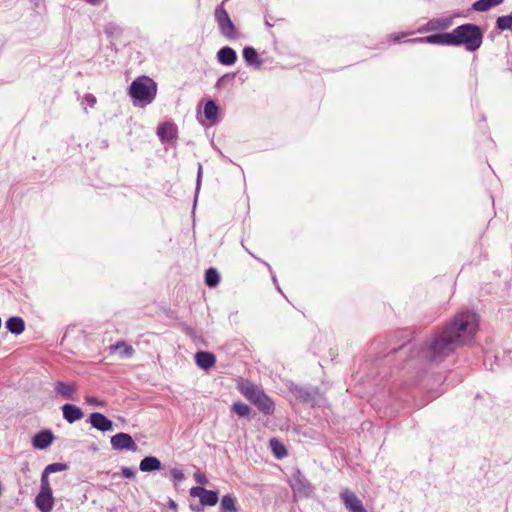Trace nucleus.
Instances as JSON below:
<instances>
[{"label":"nucleus","instance_id":"79ce46f5","mask_svg":"<svg viewBox=\"0 0 512 512\" xmlns=\"http://www.w3.org/2000/svg\"><path fill=\"white\" fill-rule=\"evenodd\" d=\"M85 2L91 4V5H99L101 3V0H84Z\"/></svg>","mask_w":512,"mask_h":512},{"label":"nucleus","instance_id":"f03ea898","mask_svg":"<svg viewBox=\"0 0 512 512\" xmlns=\"http://www.w3.org/2000/svg\"><path fill=\"white\" fill-rule=\"evenodd\" d=\"M451 32V46H463L468 52L477 51L483 44L484 30L477 24L464 23Z\"/></svg>","mask_w":512,"mask_h":512},{"label":"nucleus","instance_id":"20e7f679","mask_svg":"<svg viewBox=\"0 0 512 512\" xmlns=\"http://www.w3.org/2000/svg\"><path fill=\"white\" fill-rule=\"evenodd\" d=\"M240 392L264 415H272L274 413L275 404L273 400L261 387L257 386L253 382L245 381L242 383L240 386Z\"/></svg>","mask_w":512,"mask_h":512},{"label":"nucleus","instance_id":"6ab92c4d","mask_svg":"<svg viewBox=\"0 0 512 512\" xmlns=\"http://www.w3.org/2000/svg\"><path fill=\"white\" fill-rule=\"evenodd\" d=\"M217 60L222 65L231 66L237 61V53L233 48L224 46L218 50Z\"/></svg>","mask_w":512,"mask_h":512},{"label":"nucleus","instance_id":"4468645a","mask_svg":"<svg viewBox=\"0 0 512 512\" xmlns=\"http://www.w3.org/2000/svg\"><path fill=\"white\" fill-rule=\"evenodd\" d=\"M453 24L452 17H443V18H433L429 20L419 31L420 32H430V31H439L446 30L450 28Z\"/></svg>","mask_w":512,"mask_h":512},{"label":"nucleus","instance_id":"4c0bfd02","mask_svg":"<svg viewBox=\"0 0 512 512\" xmlns=\"http://www.w3.org/2000/svg\"><path fill=\"white\" fill-rule=\"evenodd\" d=\"M269 448H285V446L279 439L273 437L269 440Z\"/></svg>","mask_w":512,"mask_h":512},{"label":"nucleus","instance_id":"a878e982","mask_svg":"<svg viewBox=\"0 0 512 512\" xmlns=\"http://www.w3.org/2000/svg\"><path fill=\"white\" fill-rule=\"evenodd\" d=\"M220 512H238L237 499L231 495H224L220 502Z\"/></svg>","mask_w":512,"mask_h":512},{"label":"nucleus","instance_id":"473e14b6","mask_svg":"<svg viewBox=\"0 0 512 512\" xmlns=\"http://www.w3.org/2000/svg\"><path fill=\"white\" fill-rule=\"evenodd\" d=\"M170 473L175 484H177L178 482L182 481L185 478L183 472L179 469L173 468L171 469Z\"/></svg>","mask_w":512,"mask_h":512},{"label":"nucleus","instance_id":"f8f14e48","mask_svg":"<svg viewBox=\"0 0 512 512\" xmlns=\"http://www.w3.org/2000/svg\"><path fill=\"white\" fill-rule=\"evenodd\" d=\"M340 497L349 512H367L362 504V501L350 490H343L340 494Z\"/></svg>","mask_w":512,"mask_h":512},{"label":"nucleus","instance_id":"f257e3e1","mask_svg":"<svg viewBox=\"0 0 512 512\" xmlns=\"http://www.w3.org/2000/svg\"><path fill=\"white\" fill-rule=\"evenodd\" d=\"M478 325V315L475 312L462 311L436 331L427 344L418 346L408 341L391 349L386 355L387 362L397 358L399 362L396 365L402 369H420L429 363H440L454 353L459 345L471 341Z\"/></svg>","mask_w":512,"mask_h":512},{"label":"nucleus","instance_id":"37998d69","mask_svg":"<svg viewBox=\"0 0 512 512\" xmlns=\"http://www.w3.org/2000/svg\"><path fill=\"white\" fill-rule=\"evenodd\" d=\"M258 260L260 261V259H258ZM261 262H262V263H263V264L268 268V270L272 273V268H271V266H270L267 262H265V261H263V260H261Z\"/></svg>","mask_w":512,"mask_h":512},{"label":"nucleus","instance_id":"c85d7f7f","mask_svg":"<svg viewBox=\"0 0 512 512\" xmlns=\"http://www.w3.org/2000/svg\"><path fill=\"white\" fill-rule=\"evenodd\" d=\"M495 27L500 31L512 30V15H502L496 19Z\"/></svg>","mask_w":512,"mask_h":512},{"label":"nucleus","instance_id":"e433bc0d","mask_svg":"<svg viewBox=\"0 0 512 512\" xmlns=\"http://www.w3.org/2000/svg\"><path fill=\"white\" fill-rule=\"evenodd\" d=\"M84 101L90 106V107H94V105L96 104L97 100H96V97L93 95V94H90V93H87L84 95Z\"/></svg>","mask_w":512,"mask_h":512},{"label":"nucleus","instance_id":"39448f33","mask_svg":"<svg viewBox=\"0 0 512 512\" xmlns=\"http://www.w3.org/2000/svg\"><path fill=\"white\" fill-rule=\"evenodd\" d=\"M226 1L227 0H223L222 3L215 8L214 18L218 24L221 35L229 40H234L238 38V33L228 12L224 8V3Z\"/></svg>","mask_w":512,"mask_h":512},{"label":"nucleus","instance_id":"b1692460","mask_svg":"<svg viewBox=\"0 0 512 512\" xmlns=\"http://www.w3.org/2000/svg\"><path fill=\"white\" fill-rule=\"evenodd\" d=\"M204 116L212 124L218 120L219 108L214 100H208L204 105Z\"/></svg>","mask_w":512,"mask_h":512},{"label":"nucleus","instance_id":"a18cd8bd","mask_svg":"<svg viewBox=\"0 0 512 512\" xmlns=\"http://www.w3.org/2000/svg\"><path fill=\"white\" fill-rule=\"evenodd\" d=\"M176 507H177L176 503L174 501H171L170 502V508L176 509Z\"/></svg>","mask_w":512,"mask_h":512},{"label":"nucleus","instance_id":"6e6552de","mask_svg":"<svg viewBox=\"0 0 512 512\" xmlns=\"http://www.w3.org/2000/svg\"><path fill=\"white\" fill-rule=\"evenodd\" d=\"M292 393L302 403L309 404L312 406L317 402V399L320 397L319 388L313 386L297 385L292 389Z\"/></svg>","mask_w":512,"mask_h":512},{"label":"nucleus","instance_id":"7c9ffc66","mask_svg":"<svg viewBox=\"0 0 512 512\" xmlns=\"http://www.w3.org/2000/svg\"><path fill=\"white\" fill-rule=\"evenodd\" d=\"M66 469H67V465L64 463H52V464H49L48 466H46L41 477L45 476V478L48 479V474L61 472Z\"/></svg>","mask_w":512,"mask_h":512},{"label":"nucleus","instance_id":"ea45409f","mask_svg":"<svg viewBox=\"0 0 512 512\" xmlns=\"http://www.w3.org/2000/svg\"><path fill=\"white\" fill-rule=\"evenodd\" d=\"M234 75H235L234 73H231V74H225V75L221 76V77L218 79V81H217V83H216V86L223 85V81H224L225 79H227V78H231V79H233V78H234Z\"/></svg>","mask_w":512,"mask_h":512},{"label":"nucleus","instance_id":"de8ad7c7","mask_svg":"<svg viewBox=\"0 0 512 512\" xmlns=\"http://www.w3.org/2000/svg\"><path fill=\"white\" fill-rule=\"evenodd\" d=\"M32 2H34V4L37 6L40 2V0H31Z\"/></svg>","mask_w":512,"mask_h":512},{"label":"nucleus","instance_id":"2f4dec72","mask_svg":"<svg viewBox=\"0 0 512 512\" xmlns=\"http://www.w3.org/2000/svg\"><path fill=\"white\" fill-rule=\"evenodd\" d=\"M202 165L198 164V171H197V178H196V187H195V200L197 199L198 193L200 191L201 187V181H202Z\"/></svg>","mask_w":512,"mask_h":512},{"label":"nucleus","instance_id":"603ef678","mask_svg":"<svg viewBox=\"0 0 512 512\" xmlns=\"http://www.w3.org/2000/svg\"><path fill=\"white\" fill-rule=\"evenodd\" d=\"M393 39H394V40H399V39H400V37H399V36H394V38H393Z\"/></svg>","mask_w":512,"mask_h":512},{"label":"nucleus","instance_id":"a19ab883","mask_svg":"<svg viewBox=\"0 0 512 512\" xmlns=\"http://www.w3.org/2000/svg\"><path fill=\"white\" fill-rule=\"evenodd\" d=\"M190 508H191V510H192V511H194V512H203V511H204V506H202V504H201V503H199V504H197V505H193V504H191V505H190Z\"/></svg>","mask_w":512,"mask_h":512},{"label":"nucleus","instance_id":"8fccbe9b","mask_svg":"<svg viewBox=\"0 0 512 512\" xmlns=\"http://www.w3.org/2000/svg\"><path fill=\"white\" fill-rule=\"evenodd\" d=\"M272 279H273V282H274L275 284H277V279H276V277H275L274 275L272 276Z\"/></svg>","mask_w":512,"mask_h":512},{"label":"nucleus","instance_id":"9b49d317","mask_svg":"<svg viewBox=\"0 0 512 512\" xmlns=\"http://www.w3.org/2000/svg\"><path fill=\"white\" fill-rule=\"evenodd\" d=\"M91 426L101 432L113 431L114 424L107 416L100 412H93L88 418Z\"/></svg>","mask_w":512,"mask_h":512},{"label":"nucleus","instance_id":"1a4fd4ad","mask_svg":"<svg viewBox=\"0 0 512 512\" xmlns=\"http://www.w3.org/2000/svg\"><path fill=\"white\" fill-rule=\"evenodd\" d=\"M191 497L199 498L202 506H215L219 501L217 491L207 490L202 486L192 487L189 491Z\"/></svg>","mask_w":512,"mask_h":512},{"label":"nucleus","instance_id":"a211bd4d","mask_svg":"<svg viewBox=\"0 0 512 512\" xmlns=\"http://www.w3.org/2000/svg\"><path fill=\"white\" fill-rule=\"evenodd\" d=\"M195 363L199 368L208 370L215 365L216 357L212 352L198 351L195 354Z\"/></svg>","mask_w":512,"mask_h":512},{"label":"nucleus","instance_id":"f3484780","mask_svg":"<svg viewBox=\"0 0 512 512\" xmlns=\"http://www.w3.org/2000/svg\"><path fill=\"white\" fill-rule=\"evenodd\" d=\"M110 443L112 448H137L136 441L131 435L124 432L112 436Z\"/></svg>","mask_w":512,"mask_h":512},{"label":"nucleus","instance_id":"423d86ee","mask_svg":"<svg viewBox=\"0 0 512 512\" xmlns=\"http://www.w3.org/2000/svg\"><path fill=\"white\" fill-rule=\"evenodd\" d=\"M289 485L293 491L294 497L308 498L313 492L311 483L298 468L294 469V472L289 478Z\"/></svg>","mask_w":512,"mask_h":512},{"label":"nucleus","instance_id":"864d4df0","mask_svg":"<svg viewBox=\"0 0 512 512\" xmlns=\"http://www.w3.org/2000/svg\"><path fill=\"white\" fill-rule=\"evenodd\" d=\"M221 156H222L224 159H227V160H228L227 156H224L222 153H221Z\"/></svg>","mask_w":512,"mask_h":512},{"label":"nucleus","instance_id":"4be33fe9","mask_svg":"<svg viewBox=\"0 0 512 512\" xmlns=\"http://www.w3.org/2000/svg\"><path fill=\"white\" fill-rule=\"evenodd\" d=\"M6 329L14 334L20 335L25 330V322L21 317L12 316L9 317L5 323Z\"/></svg>","mask_w":512,"mask_h":512},{"label":"nucleus","instance_id":"393cba45","mask_svg":"<svg viewBox=\"0 0 512 512\" xmlns=\"http://www.w3.org/2000/svg\"><path fill=\"white\" fill-rule=\"evenodd\" d=\"M504 0H477L472 4V9L478 12H486L493 7L499 6Z\"/></svg>","mask_w":512,"mask_h":512},{"label":"nucleus","instance_id":"c03bdc74","mask_svg":"<svg viewBox=\"0 0 512 512\" xmlns=\"http://www.w3.org/2000/svg\"><path fill=\"white\" fill-rule=\"evenodd\" d=\"M494 357H495V364H496V366L497 367H501V365L498 363V360H499L498 355H495Z\"/></svg>","mask_w":512,"mask_h":512},{"label":"nucleus","instance_id":"c756f323","mask_svg":"<svg viewBox=\"0 0 512 512\" xmlns=\"http://www.w3.org/2000/svg\"><path fill=\"white\" fill-rule=\"evenodd\" d=\"M231 410L239 417H248L251 413L250 406L242 402L233 403Z\"/></svg>","mask_w":512,"mask_h":512},{"label":"nucleus","instance_id":"3c124183","mask_svg":"<svg viewBox=\"0 0 512 512\" xmlns=\"http://www.w3.org/2000/svg\"><path fill=\"white\" fill-rule=\"evenodd\" d=\"M489 369H490V370H495V367L493 366V364H490Z\"/></svg>","mask_w":512,"mask_h":512},{"label":"nucleus","instance_id":"aec40b11","mask_svg":"<svg viewBox=\"0 0 512 512\" xmlns=\"http://www.w3.org/2000/svg\"><path fill=\"white\" fill-rule=\"evenodd\" d=\"M157 135L161 142H169L176 137V126L173 123H162L157 127Z\"/></svg>","mask_w":512,"mask_h":512},{"label":"nucleus","instance_id":"c9c22d12","mask_svg":"<svg viewBox=\"0 0 512 512\" xmlns=\"http://www.w3.org/2000/svg\"><path fill=\"white\" fill-rule=\"evenodd\" d=\"M85 401L88 405H91V406H100L102 404V401L99 398L94 397V396H86Z\"/></svg>","mask_w":512,"mask_h":512},{"label":"nucleus","instance_id":"2eb2a0df","mask_svg":"<svg viewBox=\"0 0 512 512\" xmlns=\"http://www.w3.org/2000/svg\"><path fill=\"white\" fill-rule=\"evenodd\" d=\"M54 438V434L51 430H41L32 437V446L33 448H48L52 444Z\"/></svg>","mask_w":512,"mask_h":512},{"label":"nucleus","instance_id":"72a5a7b5","mask_svg":"<svg viewBox=\"0 0 512 512\" xmlns=\"http://www.w3.org/2000/svg\"><path fill=\"white\" fill-rule=\"evenodd\" d=\"M121 474L125 477V478H129V479H132L135 477L136 475V471L132 468H129V467H122L121 469Z\"/></svg>","mask_w":512,"mask_h":512},{"label":"nucleus","instance_id":"49530a36","mask_svg":"<svg viewBox=\"0 0 512 512\" xmlns=\"http://www.w3.org/2000/svg\"><path fill=\"white\" fill-rule=\"evenodd\" d=\"M489 357H490L489 355H486V357H485V359H484V364H485V366H487V361H488V358H489Z\"/></svg>","mask_w":512,"mask_h":512},{"label":"nucleus","instance_id":"9d476101","mask_svg":"<svg viewBox=\"0 0 512 512\" xmlns=\"http://www.w3.org/2000/svg\"><path fill=\"white\" fill-rule=\"evenodd\" d=\"M53 386L56 397H60L64 400H77L76 394L78 391V385L76 382H64L58 380L54 382Z\"/></svg>","mask_w":512,"mask_h":512},{"label":"nucleus","instance_id":"58836bf2","mask_svg":"<svg viewBox=\"0 0 512 512\" xmlns=\"http://www.w3.org/2000/svg\"><path fill=\"white\" fill-rule=\"evenodd\" d=\"M276 459L280 460L288 455V450H272Z\"/></svg>","mask_w":512,"mask_h":512},{"label":"nucleus","instance_id":"7ed1b4c3","mask_svg":"<svg viewBox=\"0 0 512 512\" xmlns=\"http://www.w3.org/2000/svg\"><path fill=\"white\" fill-rule=\"evenodd\" d=\"M128 94L135 104H150L156 97L157 84L148 76H140L132 81Z\"/></svg>","mask_w":512,"mask_h":512},{"label":"nucleus","instance_id":"dca6fc26","mask_svg":"<svg viewBox=\"0 0 512 512\" xmlns=\"http://www.w3.org/2000/svg\"><path fill=\"white\" fill-rule=\"evenodd\" d=\"M61 410L63 418L70 424L81 420L84 416L82 409L71 403H65Z\"/></svg>","mask_w":512,"mask_h":512},{"label":"nucleus","instance_id":"0eeeda50","mask_svg":"<svg viewBox=\"0 0 512 512\" xmlns=\"http://www.w3.org/2000/svg\"><path fill=\"white\" fill-rule=\"evenodd\" d=\"M54 499L48 479L41 477V489L35 498V505L41 512H49L53 508Z\"/></svg>","mask_w":512,"mask_h":512},{"label":"nucleus","instance_id":"09e8293b","mask_svg":"<svg viewBox=\"0 0 512 512\" xmlns=\"http://www.w3.org/2000/svg\"><path fill=\"white\" fill-rule=\"evenodd\" d=\"M246 252H249V254H250L251 256H253L254 258L258 259L254 254H252V253L249 251V249H246Z\"/></svg>","mask_w":512,"mask_h":512},{"label":"nucleus","instance_id":"412c9836","mask_svg":"<svg viewBox=\"0 0 512 512\" xmlns=\"http://www.w3.org/2000/svg\"><path fill=\"white\" fill-rule=\"evenodd\" d=\"M242 55L248 66H255L256 68H260L263 64V61L259 58L258 52L251 46L244 47Z\"/></svg>","mask_w":512,"mask_h":512},{"label":"nucleus","instance_id":"bb28decb","mask_svg":"<svg viewBox=\"0 0 512 512\" xmlns=\"http://www.w3.org/2000/svg\"><path fill=\"white\" fill-rule=\"evenodd\" d=\"M111 349L117 351L122 358H131L134 354L133 347L124 341L117 342Z\"/></svg>","mask_w":512,"mask_h":512},{"label":"nucleus","instance_id":"ddd939ff","mask_svg":"<svg viewBox=\"0 0 512 512\" xmlns=\"http://www.w3.org/2000/svg\"><path fill=\"white\" fill-rule=\"evenodd\" d=\"M411 43H429L451 46V32L436 33L426 37L410 39Z\"/></svg>","mask_w":512,"mask_h":512},{"label":"nucleus","instance_id":"cd10ccee","mask_svg":"<svg viewBox=\"0 0 512 512\" xmlns=\"http://www.w3.org/2000/svg\"><path fill=\"white\" fill-rule=\"evenodd\" d=\"M220 274L216 268L210 267L205 271V284L209 288H214L219 284Z\"/></svg>","mask_w":512,"mask_h":512},{"label":"nucleus","instance_id":"f704fd0d","mask_svg":"<svg viewBox=\"0 0 512 512\" xmlns=\"http://www.w3.org/2000/svg\"><path fill=\"white\" fill-rule=\"evenodd\" d=\"M194 479L195 481L200 485H205L208 483V479L206 476L201 472L194 473Z\"/></svg>","mask_w":512,"mask_h":512},{"label":"nucleus","instance_id":"5701e85b","mask_svg":"<svg viewBox=\"0 0 512 512\" xmlns=\"http://www.w3.org/2000/svg\"><path fill=\"white\" fill-rule=\"evenodd\" d=\"M139 468L143 472H152L161 468V462L156 457L147 456L141 460Z\"/></svg>","mask_w":512,"mask_h":512}]
</instances>
